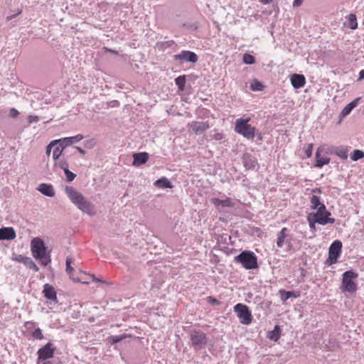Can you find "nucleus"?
I'll list each match as a JSON object with an SVG mask.
<instances>
[{"instance_id": "f257e3e1", "label": "nucleus", "mask_w": 364, "mask_h": 364, "mask_svg": "<svg viewBox=\"0 0 364 364\" xmlns=\"http://www.w3.org/2000/svg\"><path fill=\"white\" fill-rule=\"evenodd\" d=\"M65 191L70 200L80 210L88 215H92L95 214V205L92 204L82 194L78 192L73 186H66Z\"/></svg>"}, {"instance_id": "f03ea898", "label": "nucleus", "mask_w": 364, "mask_h": 364, "mask_svg": "<svg viewBox=\"0 0 364 364\" xmlns=\"http://www.w3.org/2000/svg\"><path fill=\"white\" fill-rule=\"evenodd\" d=\"M31 250L33 257L41 261L43 265L46 266L50 262V253L47 252L45 242L40 237H34L31 242Z\"/></svg>"}, {"instance_id": "7ed1b4c3", "label": "nucleus", "mask_w": 364, "mask_h": 364, "mask_svg": "<svg viewBox=\"0 0 364 364\" xmlns=\"http://www.w3.org/2000/svg\"><path fill=\"white\" fill-rule=\"evenodd\" d=\"M234 262L246 269H255L259 267L257 255L250 250L242 251L235 257Z\"/></svg>"}, {"instance_id": "20e7f679", "label": "nucleus", "mask_w": 364, "mask_h": 364, "mask_svg": "<svg viewBox=\"0 0 364 364\" xmlns=\"http://www.w3.org/2000/svg\"><path fill=\"white\" fill-rule=\"evenodd\" d=\"M250 119H237L235 122V130L237 133L242 135L247 139H253L255 136L256 128L252 127L247 122Z\"/></svg>"}, {"instance_id": "39448f33", "label": "nucleus", "mask_w": 364, "mask_h": 364, "mask_svg": "<svg viewBox=\"0 0 364 364\" xmlns=\"http://www.w3.org/2000/svg\"><path fill=\"white\" fill-rule=\"evenodd\" d=\"M358 277V274L353 270H348L343 273L342 290L349 293L355 292L357 284L355 279Z\"/></svg>"}, {"instance_id": "423d86ee", "label": "nucleus", "mask_w": 364, "mask_h": 364, "mask_svg": "<svg viewBox=\"0 0 364 364\" xmlns=\"http://www.w3.org/2000/svg\"><path fill=\"white\" fill-rule=\"evenodd\" d=\"M191 346L195 350H200L205 347L208 343L206 334L200 330L193 329L190 332Z\"/></svg>"}, {"instance_id": "0eeeda50", "label": "nucleus", "mask_w": 364, "mask_h": 364, "mask_svg": "<svg viewBox=\"0 0 364 364\" xmlns=\"http://www.w3.org/2000/svg\"><path fill=\"white\" fill-rule=\"evenodd\" d=\"M234 311L237 314L241 323L249 325L252 323V315L249 307L243 304H237L234 306Z\"/></svg>"}, {"instance_id": "6e6552de", "label": "nucleus", "mask_w": 364, "mask_h": 364, "mask_svg": "<svg viewBox=\"0 0 364 364\" xmlns=\"http://www.w3.org/2000/svg\"><path fill=\"white\" fill-rule=\"evenodd\" d=\"M342 242L338 240H334L328 248V257L326 263L331 265L336 264L341 256L342 250Z\"/></svg>"}, {"instance_id": "1a4fd4ad", "label": "nucleus", "mask_w": 364, "mask_h": 364, "mask_svg": "<svg viewBox=\"0 0 364 364\" xmlns=\"http://www.w3.org/2000/svg\"><path fill=\"white\" fill-rule=\"evenodd\" d=\"M55 352V348L53 346V344L50 342L46 343L38 350L37 361L50 360L54 356Z\"/></svg>"}, {"instance_id": "9d476101", "label": "nucleus", "mask_w": 364, "mask_h": 364, "mask_svg": "<svg viewBox=\"0 0 364 364\" xmlns=\"http://www.w3.org/2000/svg\"><path fill=\"white\" fill-rule=\"evenodd\" d=\"M173 59L183 63H196L198 60L197 54L191 50H182L180 53L174 55Z\"/></svg>"}, {"instance_id": "9b49d317", "label": "nucleus", "mask_w": 364, "mask_h": 364, "mask_svg": "<svg viewBox=\"0 0 364 364\" xmlns=\"http://www.w3.org/2000/svg\"><path fill=\"white\" fill-rule=\"evenodd\" d=\"M288 229L283 228L277 234V245L278 247H282L284 244L287 246V250L291 249L292 245L290 240H287Z\"/></svg>"}, {"instance_id": "f8f14e48", "label": "nucleus", "mask_w": 364, "mask_h": 364, "mask_svg": "<svg viewBox=\"0 0 364 364\" xmlns=\"http://www.w3.org/2000/svg\"><path fill=\"white\" fill-rule=\"evenodd\" d=\"M242 159L246 170H254L258 166L257 158L249 153L244 154Z\"/></svg>"}, {"instance_id": "ddd939ff", "label": "nucleus", "mask_w": 364, "mask_h": 364, "mask_svg": "<svg viewBox=\"0 0 364 364\" xmlns=\"http://www.w3.org/2000/svg\"><path fill=\"white\" fill-rule=\"evenodd\" d=\"M323 148L320 146L317 149L315 155V166L317 168H322L324 165L329 164L330 158L322 155Z\"/></svg>"}, {"instance_id": "4468645a", "label": "nucleus", "mask_w": 364, "mask_h": 364, "mask_svg": "<svg viewBox=\"0 0 364 364\" xmlns=\"http://www.w3.org/2000/svg\"><path fill=\"white\" fill-rule=\"evenodd\" d=\"M83 138V135L79 134L74 136L65 137L60 139L52 141V144H58V143H62L65 147L67 146L71 145L73 144L81 141Z\"/></svg>"}, {"instance_id": "2eb2a0df", "label": "nucleus", "mask_w": 364, "mask_h": 364, "mask_svg": "<svg viewBox=\"0 0 364 364\" xmlns=\"http://www.w3.org/2000/svg\"><path fill=\"white\" fill-rule=\"evenodd\" d=\"M43 294L47 299L51 300L55 304L58 303L56 291L52 285L46 284L43 286Z\"/></svg>"}, {"instance_id": "dca6fc26", "label": "nucleus", "mask_w": 364, "mask_h": 364, "mask_svg": "<svg viewBox=\"0 0 364 364\" xmlns=\"http://www.w3.org/2000/svg\"><path fill=\"white\" fill-rule=\"evenodd\" d=\"M132 166L139 167L146 164L149 159V154L146 152H140L133 154Z\"/></svg>"}, {"instance_id": "f3484780", "label": "nucleus", "mask_w": 364, "mask_h": 364, "mask_svg": "<svg viewBox=\"0 0 364 364\" xmlns=\"http://www.w3.org/2000/svg\"><path fill=\"white\" fill-rule=\"evenodd\" d=\"M85 277H89L93 282H100L102 284H104L105 282V281L95 277V275L90 274H87L85 272H81L80 273V276L77 277H72V279L74 282H81L82 284H89L90 282V281L87 279V278H85Z\"/></svg>"}, {"instance_id": "a211bd4d", "label": "nucleus", "mask_w": 364, "mask_h": 364, "mask_svg": "<svg viewBox=\"0 0 364 364\" xmlns=\"http://www.w3.org/2000/svg\"><path fill=\"white\" fill-rule=\"evenodd\" d=\"M191 129L197 135L203 134L205 131L209 129L210 126L207 122H193L191 125Z\"/></svg>"}, {"instance_id": "6ab92c4d", "label": "nucleus", "mask_w": 364, "mask_h": 364, "mask_svg": "<svg viewBox=\"0 0 364 364\" xmlns=\"http://www.w3.org/2000/svg\"><path fill=\"white\" fill-rule=\"evenodd\" d=\"M331 213L318 214V215L312 216L314 218V223H317L319 225H326L328 223L333 224L335 223V218H330Z\"/></svg>"}, {"instance_id": "aec40b11", "label": "nucleus", "mask_w": 364, "mask_h": 364, "mask_svg": "<svg viewBox=\"0 0 364 364\" xmlns=\"http://www.w3.org/2000/svg\"><path fill=\"white\" fill-rule=\"evenodd\" d=\"M291 83L294 88L299 89L304 86L306 78L304 75L294 73L291 76Z\"/></svg>"}, {"instance_id": "412c9836", "label": "nucleus", "mask_w": 364, "mask_h": 364, "mask_svg": "<svg viewBox=\"0 0 364 364\" xmlns=\"http://www.w3.org/2000/svg\"><path fill=\"white\" fill-rule=\"evenodd\" d=\"M16 237L14 229L11 227H4L0 229V240H14Z\"/></svg>"}, {"instance_id": "4be33fe9", "label": "nucleus", "mask_w": 364, "mask_h": 364, "mask_svg": "<svg viewBox=\"0 0 364 364\" xmlns=\"http://www.w3.org/2000/svg\"><path fill=\"white\" fill-rule=\"evenodd\" d=\"M15 260L21 262L26 265L29 269L34 270L35 272H38L39 270L38 267L36 264V263L28 257H24L22 255H18L15 258Z\"/></svg>"}, {"instance_id": "5701e85b", "label": "nucleus", "mask_w": 364, "mask_h": 364, "mask_svg": "<svg viewBox=\"0 0 364 364\" xmlns=\"http://www.w3.org/2000/svg\"><path fill=\"white\" fill-rule=\"evenodd\" d=\"M360 100V97L355 98L352 102L348 103L347 105L344 107V108L342 109L339 114V117L341 119L348 116L351 111L358 105V103L359 100Z\"/></svg>"}, {"instance_id": "b1692460", "label": "nucleus", "mask_w": 364, "mask_h": 364, "mask_svg": "<svg viewBox=\"0 0 364 364\" xmlns=\"http://www.w3.org/2000/svg\"><path fill=\"white\" fill-rule=\"evenodd\" d=\"M38 191L46 196L53 197L55 196V191L51 184L41 183L38 186Z\"/></svg>"}, {"instance_id": "393cba45", "label": "nucleus", "mask_w": 364, "mask_h": 364, "mask_svg": "<svg viewBox=\"0 0 364 364\" xmlns=\"http://www.w3.org/2000/svg\"><path fill=\"white\" fill-rule=\"evenodd\" d=\"M279 294H280L281 299L284 302H285L291 297H294V298L299 297L300 291H286L284 289H281V290H279Z\"/></svg>"}, {"instance_id": "a878e982", "label": "nucleus", "mask_w": 364, "mask_h": 364, "mask_svg": "<svg viewBox=\"0 0 364 364\" xmlns=\"http://www.w3.org/2000/svg\"><path fill=\"white\" fill-rule=\"evenodd\" d=\"M281 332L279 326L276 325L272 331H268L267 337L271 341H277L281 337Z\"/></svg>"}, {"instance_id": "bb28decb", "label": "nucleus", "mask_w": 364, "mask_h": 364, "mask_svg": "<svg viewBox=\"0 0 364 364\" xmlns=\"http://www.w3.org/2000/svg\"><path fill=\"white\" fill-rule=\"evenodd\" d=\"M332 153L341 159L345 160L348 158V149L343 146H335L333 148Z\"/></svg>"}, {"instance_id": "cd10ccee", "label": "nucleus", "mask_w": 364, "mask_h": 364, "mask_svg": "<svg viewBox=\"0 0 364 364\" xmlns=\"http://www.w3.org/2000/svg\"><path fill=\"white\" fill-rule=\"evenodd\" d=\"M64 148L65 146L62 143H58L55 146V149L53 151V158L55 161H57L60 158Z\"/></svg>"}, {"instance_id": "c85d7f7f", "label": "nucleus", "mask_w": 364, "mask_h": 364, "mask_svg": "<svg viewBox=\"0 0 364 364\" xmlns=\"http://www.w3.org/2000/svg\"><path fill=\"white\" fill-rule=\"evenodd\" d=\"M186 82V75H180L175 79V83L178 87V89L181 91H183L185 89V85Z\"/></svg>"}, {"instance_id": "c756f323", "label": "nucleus", "mask_w": 364, "mask_h": 364, "mask_svg": "<svg viewBox=\"0 0 364 364\" xmlns=\"http://www.w3.org/2000/svg\"><path fill=\"white\" fill-rule=\"evenodd\" d=\"M310 202H311V208L312 210H316V208H318V206L320 205H321V203H322L320 200V197L317 196L316 195H312L310 197Z\"/></svg>"}, {"instance_id": "7c9ffc66", "label": "nucleus", "mask_w": 364, "mask_h": 364, "mask_svg": "<svg viewBox=\"0 0 364 364\" xmlns=\"http://www.w3.org/2000/svg\"><path fill=\"white\" fill-rule=\"evenodd\" d=\"M364 158V151L355 149L350 154V159L352 161H356L359 159Z\"/></svg>"}, {"instance_id": "2f4dec72", "label": "nucleus", "mask_w": 364, "mask_h": 364, "mask_svg": "<svg viewBox=\"0 0 364 364\" xmlns=\"http://www.w3.org/2000/svg\"><path fill=\"white\" fill-rule=\"evenodd\" d=\"M264 87V86L263 84L257 80H254L250 85V89L252 91H262L263 90Z\"/></svg>"}, {"instance_id": "473e14b6", "label": "nucleus", "mask_w": 364, "mask_h": 364, "mask_svg": "<svg viewBox=\"0 0 364 364\" xmlns=\"http://www.w3.org/2000/svg\"><path fill=\"white\" fill-rule=\"evenodd\" d=\"M348 21H349V27L350 28L354 30L358 28V23L356 16L353 14H350L348 15Z\"/></svg>"}, {"instance_id": "72a5a7b5", "label": "nucleus", "mask_w": 364, "mask_h": 364, "mask_svg": "<svg viewBox=\"0 0 364 364\" xmlns=\"http://www.w3.org/2000/svg\"><path fill=\"white\" fill-rule=\"evenodd\" d=\"M161 188H172L173 185L171 182L166 177H161L160 179Z\"/></svg>"}, {"instance_id": "f704fd0d", "label": "nucleus", "mask_w": 364, "mask_h": 364, "mask_svg": "<svg viewBox=\"0 0 364 364\" xmlns=\"http://www.w3.org/2000/svg\"><path fill=\"white\" fill-rule=\"evenodd\" d=\"M243 63L247 65H252L255 63V58L249 53H245L243 55Z\"/></svg>"}, {"instance_id": "c9c22d12", "label": "nucleus", "mask_w": 364, "mask_h": 364, "mask_svg": "<svg viewBox=\"0 0 364 364\" xmlns=\"http://www.w3.org/2000/svg\"><path fill=\"white\" fill-rule=\"evenodd\" d=\"M316 210H317L316 213H311L310 215L316 216V215H318L319 213L324 214V213H330L329 211H328L326 210V207L323 203H321V205H320L318 206V208H316Z\"/></svg>"}, {"instance_id": "e433bc0d", "label": "nucleus", "mask_w": 364, "mask_h": 364, "mask_svg": "<svg viewBox=\"0 0 364 364\" xmlns=\"http://www.w3.org/2000/svg\"><path fill=\"white\" fill-rule=\"evenodd\" d=\"M72 259L70 257H68L66 259V271L68 274H70V278L72 279V277H74L73 272H74V269L71 266Z\"/></svg>"}, {"instance_id": "4c0bfd02", "label": "nucleus", "mask_w": 364, "mask_h": 364, "mask_svg": "<svg viewBox=\"0 0 364 364\" xmlns=\"http://www.w3.org/2000/svg\"><path fill=\"white\" fill-rule=\"evenodd\" d=\"M128 336L127 334H124L122 336H111L109 337V341L114 344V343H119L120 341H122L123 339L127 338Z\"/></svg>"}, {"instance_id": "58836bf2", "label": "nucleus", "mask_w": 364, "mask_h": 364, "mask_svg": "<svg viewBox=\"0 0 364 364\" xmlns=\"http://www.w3.org/2000/svg\"><path fill=\"white\" fill-rule=\"evenodd\" d=\"M233 206H234V203L232 201L231 198H227L225 200H221V207L232 208Z\"/></svg>"}, {"instance_id": "ea45409f", "label": "nucleus", "mask_w": 364, "mask_h": 364, "mask_svg": "<svg viewBox=\"0 0 364 364\" xmlns=\"http://www.w3.org/2000/svg\"><path fill=\"white\" fill-rule=\"evenodd\" d=\"M64 173L66 176V179L68 182L73 181L76 177V175L73 173L72 171H70L69 169H66L64 171Z\"/></svg>"}, {"instance_id": "a19ab883", "label": "nucleus", "mask_w": 364, "mask_h": 364, "mask_svg": "<svg viewBox=\"0 0 364 364\" xmlns=\"http://www.w3.org/2000/svg\"><path fill=\"white\" fill-rule=\"evenodd\" d=\"M32 336L36 339L42 340L43 338V335L40 328L35 329L32 333Z\"/></svg>"}, {"instance_id": "79ce46f5", "label": "nucleus", "mask_w": 364, "mask_h": 364, "mask_svg": "<svg viewBox=\"0 0 364 364\" xmlns=\"http://www.w3.org/2000/svg\"><path fill=\"white\" fill-rule=\"evenodd\" d=\"M313 147V144H309L308 146L305 149L304 152L307 158H310L312 156Z\"/></svg>"}, {"instance_id": "37998d69", "label": "nucleus", "mask_w": 364, "mask_h": 364, "mask_svg": "<svg viewBox=\"0 0 364 364\" xmlns=\"http://www.w3.org/2000/svg\"><path fill=\"white\" fill-rule=\"evenodd\" d=\"M230 240L231 237L226 234L220 235V237L218 239V242H224L225 244H228V241H230Z\"/></svg>"}, {"instance_id": "c03bdc74", "label": "nucleus", "mask_w": 364, "mask_h": 364, "mask_svg": "<svg viewBox=\"0 0 364 364\" xmlns=\"http://www.w3.org/2000/svg\"><path fill=\"white\" fill-rule=\"evenodd\" d=\"M60 168H62L64 171L66 169H68V163L65 160H60L56 163Z\"/></svg>"}, {"instance_id": "a18cd8bd", "label": "nucleus", "mask_w": 364, "mask_h": 364, "mask_svg": "<svg viewBox=\"0 0 364 364\" xmlns=\"http://www.w3.org/2000/svg\"><path fill=\"white\" fill-rule=\"evenodd\" d=\"M308 221L309 223V227H310V229L311 231H315L316 230V223H314V218H312V215H309L308 216Z\"/></svg>"}, {"instance_id": "49530a36", "label": "nucleus", "mask_w": 364, "mask_h": 364, "mask_svg": "<svg viewBox=\"0 0 364 364\" xmlns=\"http://www.w3.org/2000/svg\"><path fill=\"white\" fill-rule=\"evenodd\" d=\"M210 202L213 204L218 210L221 207V200L218 198H210Z\"/></svg>"}, {"instance_id": "de8ad7c7", "label": "nucleus", "mask_w": 364, "mask_h": 364, "mask_svg": "<svg viewBox=\"0 0 364 364\" xmlns=\"http://www.w3.org/2000/svg\"><path fill=\"white\" fill-rule=\"evenodd\" d=\"M174 45V42L173 41H166V42H161L160 46L161 50L164 49L166 47H170L171 46Z\"/></svg>"}, {"instance_id": "09e8293b", "label": "nucleus", "mask_w": 364, "mask_h": 364, "mask_svg": "<svg viewBox=\"0 0 364 364\" xmlns=\"http://www.w3.org/2000/svg\"><path fill=\"white\" fill-rule=\"evenodd\" d=\"M207 300L208 303L214 306L219 305L220 304V302L217 299L213 298L212 296H208L207 298Z\"/></svg>"}, {"instance_id": "8fccbe9b", "label": "nucleus", "mask_w": 364, "mask_h": 364, "mask_svg": "<svg viewBox=\"0 0 364 364\" xmlns=\"http://www.w3.org/2000/svg\"><path fill=\"white\" fill-rule=\"evenodd\" d=\"M19 114V112H18V110L15 108H11L9 111V117H12V118H16L18 117V115Z\"/></svg>"}, {"instance_id": "3c124183", "label": "nucleus", "mask_w": 364, "mask_h": 364, "mask_svg": "<svg viewBox=\"0 0 364 364\" xmlns=\"http://www.w3.org/2000/svg\"><path fill=\"white\" fill-rule=\"evenodd\" d=\"M56 144H52V141L49 144V145L46 148V154L50 155L51 151V148L54 147Z\"/></svg>"}, {"instance_id": "603ef678", "label": "nucleus", "mask_w": 364, "mask_h": 364, "mask_svg": "<svg viewBox=\"0 0 364 364\" xmlns=\"http://www.w3.org/2000/svg\"><path fill=\"white\" fill-rule=\"evenodd\" d=\"M21 12H22V9H18V11H17L16 14L8 16L6 18H7V20H11L14 18H15L16 16L21 14Z\"/></svg>"}, {"instance_id": "864d4df0", "label": "nucleus", "mask_w": 364, "mask_h": 364, "mask_svg": "<svg viewBox=\"0 0 364 364\" xmlns=\"http://www.w3.org/2000/svg\"><path fill=\"white\" fill-rule=\"evenodd\" d=\"M302 2H303V0H294L293 2V6L294 7H298L301 5Z\"/></svg>"}, {"instance_id": "5fc2aeb1", "label": "nucleus", "mask_w": 364, "mask_h": 364, "mask_svg": "<svg viewBox=\"0 0 364 364\" xmlns=\"http://www.w3.org/2000/svg\"><path fill=\"white\" fill-rule=\"evenodd\" d=\"M364 79V69L361 70L359 73V77L358 79V81H360Z\"/></svg>"}, {"instance_id": "6e6d98bb", "label": "nucleus", "mask_w": 364, "mask_h": 364, "mask_svg": "<svg viewBox=\"0 0 364 364\" xmlns=\"http://www.w3.org/2000/svg\"><path fill=\"white\" fill-rule=\"evenodd\" d=\"M37 364H55L51 360H42L41 362L37 361Z\"/></svg>"}, {"instance_id": "4d7b16f0", "label": "nucleus", "mask_w": 364, "mask_h": 364, "mask_svg": "<svg viewBox=\"0 0 364 364\" xmlns=\"http://www.w3.org/2000/svg\"><path fill=\"white\" fill-rule=\"evenodd\" d=\"M262 4H270L273 0H259Z\"/></svg>"}, {"instance_id": "13d9d810", "label": "nucleus", "mask_w": 364, "mask_h": 364, "mask_svg": "<svg viewBox=\"0 0 364 364\" xmlns=\"http://www.w3.org/2000/svg\"><path fill=\"white\" fill-rule=\"evenodd\" d=\"M104 49L107 51V52H109V53H115V54H117V52L116 50H112V49H109V48H104Z\"/></svg>"}, {"instance_id": "bf43d9fd", "label": "nucleus", "mask_w": 364, "mask_h": 364, "mask_svg": "<svg viewBox=\"0 0 364 364\" xmlns=\"http://www.w3.org/2000/svg\"><path fill=\"white\" fill-rule=\"evenodd\" d=\"M77 149L78 150V151H79L81 154L84 155V154H85V150H83L82 149H81V148H80V147H77Z\"/></svg>"}, {"instance_id": "052dcab7", "label": "nucleus", "mask_w": 364, "mask_h": 364, "mask_svg": "<svg viewBox=\"0 0 364 364\" xmlns=\"http://www.w3.org/2000/svg\"><path fill=\"white\" fill-rule=\"evenodd\" d=\"M312 192L313 193H321V191L320 188H314L312 190Z\"/></svg>"}, {"instance_id": "680f3d73", "label": "nucleus", "mask_w": 364, "mask_h": 364, "mask_svg": "<svg viewBox=\"0 0 364 364\" xmlns=\"http://www.w3.org/2000/svg\"><path fill=\"white\" fill-rule=\"evenodd\" d=\"M222 138H223L222 134H218L215 137L216 139H222Z\"/></svg>"}, {"instance_id": "e2e57ef3", "label": "nucleus", "mask_w": 364, "mask_h": 364, "mask_svg": "<svg viewBox=\"0 0 364 364\" xmlns=\"http://www.w3.org/2000/svg\"><path fill=\"white\" fill-rule=\"evenodd\" d=\"M154 184H155L156 186L159 185V180H157V181H155V183H154Z\"/></svg>"}]
</instances>
